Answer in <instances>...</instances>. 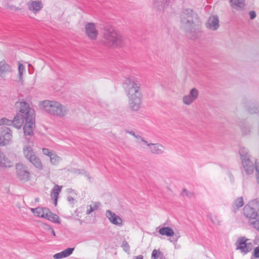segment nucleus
<instances>
[{
	"label": "nucleus",
	"mask_w": 259,
	"mask_h": 259,
	"mask_svg": "<svg viewBox=\"0 0 259 259\" xmlns=\"http://www.w3.org/2000/svg\"><path fill=\"white\" fill-rule=\"evenodd\" d=\"M29 161L36 168L39 169H42L43 166L40 159L36 155L32 157L29 159Z\"/></svg>",
	"instance_id": "4be33fe9"
},
{
	"label": "nucleus",
	"mask_w": 259,
	"mask_h": 259,
	"mask_svg": "<svg viewBox=\"0 0 259 259\" xmlns=\"http://www.w3.org/2000/svg\"><path fill=\"white\" fill-rule=\"evenodd\" d=\"M45 218L53 222L59 223V217L57 214L53 213L49 209V212H47V216H46Z\"/></svg>",
	"instance_id": "a878e982"
},
{
	"label": "nucleus",
	"mask_w": 259,
	"mask_h": 259,
	"mask_svg": "<svg viewBox=\"0 0 259 259\" xmlns=\"http://www.w3.org/2000/svg\"><path fill=\"white\" fill-rule=\"evenodd\" d=\"M31 210L34 215L43 218L47 216V212H49V209L46 207H38L35 208H31Z\"/></svg>",
	"instance_id": "ddd939ff"
},
{
	"label": "nucleus",
	"mask_w": 259,
	"mask_h": 259,
	"mask_svg": "<svg viewBox=\"0 0 259 259\" xmlns=\"http://www.w3.org/2000/svg\"><path fill=\"white\" fill-rule=\"evenodd\" d=\"M59 83H60V84L59 85V87H63L64 84V80L63 79L60 80V79H57L56 80V83L59 84Z\"/></svg>",
	"instance_id": "37998d69"
},
{
	"label": "nucleus",
	"mask_w": 259,
	"mask_h": 259,
	"mask_svg": "<svg viewBox=\"0 0 259 259\" xmlns=\"http://www.w3.org/2000/svg\"><path fill=\"white\" fill-rule=\"evenodd\" d=\"M74 250V247H69L66 248V257L70 255Z\"/></svg>",
	"instance_id": "58836bf2"
},
{
	"label": "nucleus",
	"mask_w": 259,
	"mask_h": 259,
	"mask_svg": "<svg viewBox=\"0 0 259 259\" xmlns=\"http://www.w3.org/2000/svg\"><path fill=\"white\" fill-rule=\"evenodd\" d=\"M244 205V201L242 197L237 198L233 202L232 206V211L234 212L238 210Z\"/></svg>",
	"instance_id": "412c9836"
},
{
	"label": "nucleus",
	"mask_w": 259,
	"mask_h": 259,
	"mask_svg": "<svg viewBox=\"0 0 259 259\" xmlns=\"http://www.w3.org/2000/svg\"><path fill=\"white\" fill-rule=\"evenodd\" d=\"M219 19L217 17H210L208 20L207 27L210 29L215 30L219 26Z\"/></svg>",
	"instance_id": "dca6fc26"
},
{
	"label": "nucleus",
	"mask_w": 259,
	"mask_h": 259,
	"mask_svg": "<svg viewBox=\"0 0 259 259\" xmlns=\"http://www.w3.org/2000/svg\"><path fill=\"white\" fill-rule=\"evenodd\" d=\"M128 96L130 100V106L134 110L140 108L141 93L139 87L136 84L133 85L128 90Z\"/></svg>",
	"instance_id": "423d86ee"
},
{
	"label": "nucleus",
	"mask_w": 259,
	"mask_h": 259,
	"mask_svg": "<svg viewBox=\"0 0 259 259\" xmlns=\"http://www.w3.org/2000/svg\"><path fill=\"white\" fill-rule=\"evenodd\" d=\"M249 223L259 232V219L248 221Z\"/></svg>",
	"instance_id": "c756f323"
},
{
	"label": "nucleus",
	"mask_w": 259,
	"mask_h": 259,
	"mask_svg": "<svg viewBox=\"0 0 259 259\" xmlns=\"http://www.w3.org/2000/svg\"><path fill=\"white\" fill-rule=\"evenodd\" d=\"M61 187L56 185L51 190V196L54 204L56 206L57 204L58 196L61 192Z\"/></svg>",
	"instance_id": "2eb2a0df"
},
{
	"label": "nucleus",
	"mask_w": 259,
	"mask_h": 259,
	"mask_svg": "<svg viewBox=\"0 0 259 259\" xmlns=\"http://www.w3.org/2000/svg\"><path fill=\"white\" fill-rule=\"evenodd\" d=\"M66 192L67 195V202L71 207H73L77 203L78 199V194L74 190L71 189H67Z\"/></svg>",
	"instance_id": "9d476101"
},
{
	"label": "nucleus",
	"mask_w": 259,
	"mask_h": 259,
	"mask_svg": "<svg viewBox=\"0 0 259 259\" xmlns=\"http://www.w3.org/2000/svg\"><path fill=\"white\" fill-rule=\"evenodd\" d=\"M249 15H250V18L251 19H254L255 17V16H256L255 13L254 12H253V11L250 12L249 13Z\"/></svg>",
	"instance_id": "c03bdc74"
},
{
	"label": "nucleus",
	"mask_w": 259,
	"mask_h": 259,
	"mask_svg": "<svg viewBox=\"0 0 259 259\" xmlns=\"http://www.w3.org/2000/svg\"><path fill=\"white\" fill-rule=\"evenodd\" d=\"M252 256L255 258H259V245L254 248Z\"/></svg>",
	"instance_id": "e433bc0d"
},
{
	"label": "nucleus",
	"mask_w": 259,
	"mask_h": 259,
	"mask_svg": "<svg viewBox=\"0 0 259 259\" xmlns=\"http://www.w3.org/2000/svg\"><path fill=\"white\" fill-rule=\"evenodd\" d=\"M228 174H229V176L230 178L231 179V177L232 176V174H230V173H229Z\"/></svg>",
	"instance_id": "49530a36"
},
{
	"label": "nucleus",
	"mask_w": 259,
	"mask_h": 259,
	"mask_svg": "<svg viewBox=\"0 0 259 259\" xmlns=\"http://www.w3.org/2000/svg\"><path fill=\"white\" fill-rule=\"evenodd\" d=\"M71 172L75 174L79 175L84 174L85 172V171L84 170L73 168L71 169Z\"/></svg>",
	"instance_id": "4c0bfd02"
},
{
	"label": "nucleus",
	"mask_w": 259,
	"mask_h": 259,
	"mask_svg": "<svg viewBox=\"0 0 259 259\" xmlns=\"http://www.w3.org/2000/svg\"><path fill=\"white\" fill-rule=\"evenodd\" d=\"M10 66L4 63L0 62V75H1L4 72L9 70Z\"/></svg>",
	"instance_id": "c85d7f7f"
},
{
	"label": "nucleus",
	"mask_w": 259,
	"mask_h": 259,
	"mask_svg": "<svg viewBox=\"0 0 259 259\" xmlns=\"http://www.w3.org/2000/svg\"><path fill=\"white\" fill-rule=\"evenodd\" d=\"M244 216L249 220H255L259 216V200L249 201L243 208Z\"/></svg>",
	"instance_id": "20e7f679"
},
{
	"label": "nucleus",
	"mask_w": 259,
	"mask_h": 259,
	"mask_svg": "<svg viewBox=\"0 0 259 259\" xmlns=\"http://www.w3.org/2000/svg\"><path fill=\"white\" fill-rule=\"evenodd\" d=\"M42 8L41 2L39 1H32L29 6V9L32 11H38Z\"/></svg>",
	"instance_id": "5701e85b"
},
{
	"label": "nucleus",
	"mask_w": 259,
	"mask_h": 259,
	"mask_svg": "<svg viewBox=\"0 0 259 259\" xmlns=\"http://www.w3.org/2000/svg\"><path fill=\"white\" fill-rule=\"evenodd\" d=\"M18 70L19 78L21 79L22 78L23 73L25 71V66L22 64H19Z\"/></svg>",
	"instance_id": "c9c22d12"
},
{
	"label": "nucleus",
	"mask_w": 259,
	"mask_h": 259,
	"mask_svg": "<svg viewBox=\"0 0 259 259\" xmlns=\"http://www.w3.org/2000/svg\"><path fill=\"white\" fill-rule=\"evenodd\" d=\"M191 97L195 100L198 97V92L196 89H193L190 92Z\"/></svg>",
	"instance_id": "f704fd0d"
},
{
	"label": "nucleus",
	"mask_w": 259,
	"mask_h": 259,
	"mask_svg": "<svg viewBox=\"0 0 259 259\" xmlns=\"http://www.w3.org/2000/svg\"><path fill=\"white\" fill-rule=\"evenodd\" d=\"M51 162L53 164H56L59 160V157L56 154L52 153L50 155Z\"/></svg>",
	"instance_id": "7c9ffc66"
},
{
	"label": "nucleus",
	"mask_w": 259,
	"mask_h": 259,
	"mask_svg": "<svg viewBox=\"0 0 259 259\" xmlns=\"http://www.w3.org/2000/svg\"><path fill=\"white\" fill-rule=\"evenodd\" d=\"M183 101L185 104L189 105L192 103L194 100L191 97L190 95H188L184 97Z\"/></svg>",
	"instance_id": "2f4dec72"
},
{
	"label": "nucleus",
	"mask_w": 259,
	"mask_h": 259,
	"mask_svg": "<svg viewBox=\"0 0 259 259\" xmlns=\"http://www.w3.org/2000/svg\"><path fill=\"white\" fill-rule=\"evenodd\" d=\"M121 246L123 250L125 252L129 253L130 250V246L127 241H123L122 243Z\"/></svg>",
	"instance_id": "473e14b6"
},
{
	"label": "nucleus",
	"mask_w": 259,
	"mask_h": 259,
	"mask_svg": "<svg viewBox=\"0 0 259 259\" xmlns=\"http://www.w3.org/2000/svg\"><path fill=\"white\" fill-rule=\"evenodd\" d=\"M85 34L91 40H96L98 36V31L94 23H88L85 25Z\"/></svg>",
	"instance_id": "1a4fd4ad"
},
{
	"label": "nucleus",
	"mask_w": 259,
	"mask_h": 259,
	"mask_svg": "<svg viewBox=\"0 0 259 259\" xmlns=\"http://www.w3.org/2000/svg\"><path fill=\"white\" fill-rule=\"evenodd\" d=\"M17 178L22 181L27 182L29 180L30 172L27 167L22 163H18L16 165Z\"/></svg>",
	"instance_id": "6e6552de"
},
{
	"label": "nucleus",
	"mask_w": 259,
	"mask_h": 259,
	"mask_svg": "<svg viewBox=\"0 0 259 259\" xmlns=\"http://www.w3.org/2000/svg\"><path fill=\"white\" fill-rule=\"evenodd\" d=\"M53 257L55 259H60L65 257V250H63L60 252L55 254Z\"/></svg>",
	"instance_id": "72a5a7b5"
},
{
	"label": "nucleus",
	"mask_w": 259,
	"mask_h": 259,
	"mask_svg": "<svg viewBox=\"0 0 259 259\" xmlns=\"http://www.w3.org/2000/svg\"><path fill=\"white\" fill-rule=\"evenodd\" d=\"M237 249L240 250L242 252L247 253L250 252L253 248L252 243L250 239L245 237H241L238 239L236 243Z\"/></svg>",
	"instance_id": "0eeeda50"
},
{
	"label": "nucleus",
	"mask_w": 259,
	"mask_h": 259,
	"mask_svg": "<svg viewBox=\"0 0 259 259\" xmlns=\"http://www.w3.org/2000/svg\"><path fill=\"white\" fill-rule=\"evenodd\" d=\"M24 134L26 136H32L33 135V131H23Z\"/></svg>",
	"instance_id": "a19ab883"
},
{
	"label": "nucleus",
	"mask_w": 259,
	"mask_h": 259,
	"mask_svg": "<svg viewBox=\"0 0 259 259\" xmlns=\"http://www.w3.org/2000/svg\"><path fill=\"white\" fill-rule=\"evenodd\" d=\"M12 166V163L11 161L6 157L3 153L0 152V167L7 168Z\"/></svg>",
	"instance_id": "f3484780"
},
{
	"label": "nucleus",
	"mask_w": 259,
	"mask_h": 259,
	"mask_svg": "<svg viewBox=\"0 0 259 259\" xmlns=\"http://www.w3.org/2000/svg\"><path fill=\"white\" fill-rule=\"evenodd\" d=\"M19 104V111L13 120L3 117L0 119V125L13 126L16 128L20 129L24 123L22 130H33L35 127L34 110L30 108L25 101L20 102Z\"/></svg>",
	"instance_id": "f257e3e1"
},
{
	"label": "nucleus",
	"mask_w": 259,
	"mask_h": 259,
	"mask_svg": "<svg viewBox=\"0 0 259 259\" xmlns=\"http://www.w3.org/2000/svg\"><path fill=\"white\" fill-rule=\"evenodd\" d=\"M42 152L44 155H48L49 157L50 154L53 153L49 149L47 148H42Z\"/></svg>",
	"instance_id": "ea45409f"
},
{
	"label": "nucleus",
	"mask_w": 259,
	"mask_h": 259,
	"mask_svg": "<svg viewBox=\"0 0 259 259\" xmlns=\"http://www.w3.org/2000/svg\"><path fill=\"white\" fill-rule=\"evenodd\" d=\"M23 153L25 158L28 160L32 157L35 155L32 148L29 146L26 145L23 148Z\"/></svg>",
	"instance_id": "aec40b11"
},
{
	"label": "nucleus",
	"mask_w": 259,
	"mask_h": 259,
	"mask_svg": "<svg viewBox=\"0 0 259 259\" xmlns=\"http://www.w3.org/2000/svg\"><path fill=\"white\" fill-rule=\"evenodd\" d=\"M150 149L153 153L160 154L163 153L164 147L159 144H151Z\"/></svg>",
	"instance_id": "6ab92c4d"
},
{
	"label": "nucleus",
	"mask_w": 259,
	"mask_h": 259,
	"mask_svg": "<svg viewBox=\"0 0 259 259\" xmlns=\"http://www.w3.org/2000/svg\"><path fill=\"white\" fill-rule=\"evenodd\" d=\"M253 242H254V244H256V242H255V241H253Z\"/></svg>",
	"instance_id": "8fccbe9b"
},
{
	"label": "nucleus",
	"mask_w": 259,
	"mask_h": 259,
	"mask_svg": "<svg viewBox=\"0 0 259 259\" xmlns=\"http://www.w3.org/2000/svg\"><path fill=\"white\" fill-rule=\"evenodd\" d=\"M207 218L214 225H218L219 224L220 221L217 216L213 215L211 213H209L207 214Z\"/></svg>",
	"instance_id": "cd10ccee"
},
{
	"label": "nucleus",
	"mask_w": 259,
	"mask_h": 259,
	"mask_svg": "<svg viewBox=\"0 0 259 259\" xmlns=\"http://www.w3.org/2000/svg\"><path fill=\"white\" fill-rule=\"evenodd\" d=\"M178 237L176 239V240H174L175 242H176L178 241Z\"/></svg>",
	"instance_id": "de8ad7c7"
},
{
	"label": "nucleus",
	"mask_w": 259,
	"mask_h": 259,
	"mask_svg": "<svg viewBox=\"0 0 259 259\" xmlns=\"http://www.w3.org/2000/svg\"><path fill=\"white\" fill-rule=\"evenodd\" d=\"M151 259H164V256L159 249H154L151 254Z\"/></svg>",
	"instance_id": "393cba45"
},
{
	"label": "nucleus",
	"mask_w": 259,
	"mask_h": 259,
	"mask_svg": "<svg viewBox=\"0 0 259 259\" xmlns=\"http://www.w3.org/2000/svg\"><path fill=\"white\" fill-rule=\"evenodd\" d=\"M182 194L184 196H187L188 197H190L192 195V194L190 192L187 191L185 189H183V192H182Z\"/></svg>",
	"instance_id": "79ce46f5"
},
{
	"label": "nucleus",
	"mask_w": 259,
	"mask_h": 259,
	"mask_svg": "<svg viewBox=\"0 0 259 259\" xmlns=\"http://www.w3.org/2000/svg\"><path fill=\"white\" fill-rule=\"evenodd\" d=\"M127 133L134 136L137 139V142L140 145V147L143 148H146L147 147H150L151 144L148 143L147 141H145L140 136L135 135L133 131H127Z\"/></svg>",
	"instance_id": "4468645a"
},
{
	"label": "nucleus",
	"mask_w": 259,
	"mask_h": 259,
	"mask_svg": "<svg viewBox=\"0 0 259 259\" xmlns=\"http://www.w3.org/2000/svg\"><path fill=\"white\" fill-rule=\"evenodd\" d=\"M239 153L244 171L249 175L252 174L255 170L256 180L259 184V164L256 162V160L249 154L248 149L245 147H240Z\"/></svg>",
	"instance_id": "f03ea898"
},
{
	"label": "nucleus",
	"mask_w": 259,
	"mask_h": 259,
	"mask_svg": "<svg viewBox=\"0 0 259 259\" xmlns=\"http://www.w3.org/2000/svg\"><path fill=\"white\" fill-rule=\"evenodd\" d=\"M101 204L99 202H94L92 204L88 206L87 214H90L95 210L98 209Z\"/></svg>",
	"instance_id": "b1692460"
},
{
	"label": "nucleus",
	"mask_w": 259,
	"mask_h": 259,
	"mask_svg": "<svg viewBox=\"0 0 259 259\" xmlns=\"http://www.w3.org/2000/svg\"><path fill=\"white\" fill-rule=\"evenodd\" d=\"M230 2L234 8L241 7L244 5V0H230Z\"/></svg>",
	"instance_id": "bb28decb"
},
{
	"label": "nucleus",
	"mask_w": 259,
	"mask_h": 259,
	"mask_svg": "<svg viewBox=\"0 0 259 259\" xmlns=\"http://www.w3.org/2000/svg\"><path fill=\"white\" fill-rule=\"evenodd\" d=\"M133 259H143V256L142 255H139L138 256H135Z\"/></svg>",
	"instance_id": "a18cd8bd"
},
{
	"label": "nucleus",
	"mask_w": 259,
	"mask_h": 259,
	"mask_svg": "<svg viewBox=\"0 0 259 259\" xmlns=\"http://www.w3.org/2000/svg\"><path fill=\"white\" fill-rule=\"evenodd\" d=\"M158 232L160 235L167 237H172L175 234L172 229L169 227H162L159 229Z\"/></svg>",
	"instance_id": "a211bd4d"
},
{
	"label": "nucleus",
	"mask_w": 259,
	"mask_h": 259,
	"mask_svg": "<svg viewBox=\"0 0 259 259\" xmlns=\"http://www.w3.org/2000/svg\"><path fill=\"white\" fill-rule=\"evenodd\" d=\"M44 110L50 114L57 116L63 115V106L60 103L54 101L46 100L42 102Z\"/></svg>",
	"instance_id": "39448f33"
},
{
	"label": "nucleus",
	"mask_w": 259,
	"mask_h": 259,
	"mask_svg": "<svg viewBox=\"0 0 259 259\" xmlns=\"http://www.w3.org/2000/svg\"><path fill=\"white\" fill-rule=\"evenodd\" d=\"M105 215L109 222L112 224L116 226H121L122 225V219L114 212H112L110 210H107L106 211Z\"/></svg>",
	"instance_id": "9b49d317"
},
{
	"label": "nucleus",
	"mask_w": 259,
	"mask_h": 259,
	"mask_svg": "<svg viewBox=\"0 0 259 259\" xmlns=\"http://www.w3.org/2000/svg\"><path fill=\"white\" fill-rule=\"evenodd\" d=\"M104 44L110 47H121L124 44L122 36L113 28L105 29L103 33Z\"/></svg>",
	"instance_id": "7ed1b4c3"
},
{
	"label": "nucleus",
	"mask_w": 259,
	"mask_h": 259,
	"mask_svg": "<svg viewBox=\"0 0 259 259\" xmlns=\"http://www.w3.org/2000/svg\"><path fill=\"white\" fill-rule=\"evenodd\" d=\"M6 131H3L2 135L0 136V145L5 146L8 144L12 138V131H7V132L4 133Z\"/></svg>",
	"instance_id": "f8f14e48"
},
{
	"label": "nucleus",
	"mask_w": 259,
	"mask_h": 259,
	"mask_svg": "<svg viewBox=\"0 0 259 259\" xmlns=\"http://www.w3.org/2000/svg\"><path fill=\"white\" fill-rule=\"evenodd\" d=\"M53 233L54 235H55V232H54V231L53 230Z\"/></svg>",
	"instance_id": "09e8293b"
}]
</instances>
